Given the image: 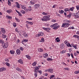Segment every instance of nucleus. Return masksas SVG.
Masks as SVG:
<instances>
[{
    "mask_svg": "<svg viewBox=\"0 0 79 79\" xmlns=\"http://www.w3.org/2000/svg\"><path fill=\"white\" fill-rule=\"evenodd\" d=\"M50 15H49L44 16L43 17V18L41 19V20L42 21H48L50 20Z\"/></svg>",
    "mask_w": 79,
    "mask_h": 79,
    "instance_id": "f257e3e1",
    "label": "nucleus"
},
{
    "mask_svg": "<svg viewBox=\"0 0 79 79\" xmlns=\"http://www.w3.org/2000/svg\"><path fill=\"white\" fill-rule=\"evenodd\" d=\"M50 27H54L53 28V29L56 30V29H57L58 28H59L60 26L59 25L58 26V23H56L51 25Z\"/></svg>",
    "mask_w": 79,
    "mask_h": 79,
    "instance_id": "f03ea898",
    "label": "nucleus"
},
{
    "mask_svg": "<svg viewBox=\"0 0 79 79\" xmlns=\"http://www.w3.org/2000/svg\"><path fill=\"white\" fill-rule=\"evenodd\" d=\"M69 25H70V24L69 23H63L61 27H64V28L68 27H69Z\"/></svg>",
    "mask_w": 79,
    "mask_h": 79,
    "instance_id": "7ed1b4c3",
    "label": "nucleus"
},
{
    "mask_svg": "<svg viewBox=\"0 0 79 79\" xmlns=\"http://www.w3.org/2000/svg\"><path fill=\"white\" fill-rule=\"evenodd\" d=\"M2 45L4 48H7V47L8 46V43L6 42L5 43H4L2 44Z\"/></svg>",
    "mask_w": 79,
    "mask_h": 79,
    "instance_id": "20e7f679",
    "label": "nucleus"
},
{
    "mask_svg": "<svg viewBox=\"0 0 79 79\" xmlns=\"http://www.w3.org/2000/svg\"><path fill=\"white\" fill-rule=\"evenodd\" d=\"M47 71L48 73H52L53 72V70L52 68H50L47 69Z\"/></svg>",
    "mask_w": 79,
    "mask_h": 79,
    "instance_id": "39448f33",
    "label": "nucleus"
},
{
    "mask_svg": "<svg viewBox=\"0 0 79 79\" xmlns=\"http://www.w3.org/2000/svg\"><path fill=\"white\" fill-rule=\"evenodd\" d=\"M44 32L41 31V32H39L38 34V37H40V36H43L44 35Z\"/></svg>",
    "mask_w": 79,
    "mask_h": 79,
    "instance_id": "423d86ee",
    "label": "nucleus"
},
{
    "mask_svg": "<svg viewBox=\"0 0 79 79\" xmlns=\"http://www.w3.org/2000/svg\"><path fill=\"white\" fill-rule=\"evenodd\" d=\"M43 29L44 30V31H46L47 32H49V30L51 29L50 28H43Z\"/></svg>",
    "mask_w": 79,
    "mask_h": 79,
    "instance_id": "0eeeda50",
    "label": "nucleus"
},
{
    "mask_svg": "<svg viewBox=\"0 0 79 79\" xmlns=\"http://www.w3.org/2000/svg\"><path fill=\"white\" fill-rule=\"evenodd\" d=\"M6 70V68L4 67H2L0 68V72H2V71H4Z\"/></svg>",
    "mask_w": 79,
    "mask_h": 79,
    "instance_id": "6e6552de",
    "label": "nucleus"
},
{
    "mask_svg": "<svg viewBox=\"0 0 79 79\" xmlns=\"http://www.w3.org/2000/svg\"><path fill=\"white\" fill-rule=\"evenodd\" d=\"M15 3L16 5V8H20V6L19 4V3L18 2H16Z\"/></svg>",
    "mask_w": 79,
    "mask_h": 79,
    "instance_id": "1a4fd4ad",
    "label": "nucleus"
},
{
    "mask_svg": "<svg viewBox=\"0 0 79 79\" xmlns=\"http://www.w3.org/2000/svg\"><path fill=\"white\" fill-rule=\"evenodd\" d=\"M18 63H20V64H23V61L21 59H19V60H18Z\"/></svg>",
    "mask_w": 79,
    "mask_h": 79,
    "instance_id": "9d476101",
    "label": "nucleus"
},
{
    "mask_svg": "<svg viewBox=\"0 0 79 79\" xmlns=\"http://www.w3.org/2000/svg\"><path fill=\"white\" fill-rule=\"evenodd\" d=\"M2 32L3 33V34H5V33L6 32V31L5 30V29L3 28H2L1 29Z\"/></svg>",
    "mask_w": 79,
    "mask_h": 79,
    "instance_id": "9b49d317",
    "label": "nucleus"
},
{
    "mask_svg": "<svg viewBox=\"0 0 79 79\" xmlns=\"http://www.w3.org/2000/svg\"><path fill=\"white\" fill-rule=\"evenodd\" d=\"M16 53L18 55H20L21 54V51L19 50V49H18L16 50Z\"/></svg>",
    "mask_w": 79,
    "mask_h": 79,
    "instance_id": "f8f14e48",
    "label": "nucleus"
},
{
    "mask_svg": "<svg viewBox=\"0 0 79 79\" xmlns=\"http://www.w3.org/2000/svg\"><path fill=\"white\" fill-rule=\"evenodd\" d=\"M31 8V6L28 7V9H27L26 11H31V10H32Z\"/></svg>",
    "mask_w": 79,
    "mask_h": 79,
    "instance_id": "ddd939ff",
    "label": "nucleus"
},
{
    "mask_svg": "<svg viewBox=\"0 0 79 79\" xmlns=\"http://www.w3.org/2000/svg\"><path fill=\"white\" fill-rule=\"evenodd\" d=\"M26 23L27 24H28L29 25H32L33 24V23L31 22H29L28 21H26Z\"/></svg>",
    "mask_w": 79,
    "mask_h": 79,
    "instance_id": "4468645a",
    "label": "nucleus"
},
{
    "mask_svg": "<svg viewBox=\"0 0 79 79\" xmlns=\"http://www.w3.org/2000/svg\"><path fill=\"white\" fill-rule=\"evenodd\" d=\"M28 42V40L24 39L22 40V43H23V42L25 43V42Z\"/></svg>",
    "mask_w": 79,
    "mask_h": 79,
    "instance_id": "2eb2a0df",
    "label": "nucleus"
},
{
    "mask_svg": "<svg viewBox=\"0 0 79 79\" xmlns=\"http://www.w3.org/2000/svg\"><path fill=\"white\" fill-rule=\"evenodd\" d=\"M4 33H3L2 34V38L3 39H5V38H6V35H4Z\"/></svg>",
    "mask_w": 79,
    "mask_h": 79,
    "instance_id": "dca6fc26",
    "label": "nucleus"
},
{
    "mask_svg": "<svg viewBox=\"0 0 79 79\" xmlns=\"http://www.w3.org/2000/svg\"><path fill=\"white\" fill-rule=\"evenodd\" d=\"M48 54H47V53L44 54L43 55V56L44 57V58H47L48 57Z\"/></svg>",
    "mask_w": 79,
    "mask_h": 79,
    "instance_id": "f3484780",
    "label": "nucleus"
},
{
    "mask_svg": "<svg viewBox=\"0 0 79 79\" xmlns=\"http://www.w3.org/2000/svg\"><path fill=\"white\" fill-rule=\"evenodd\" d=\"M7 13H9V14H10V13H11V12H12V10H7L6 11Z\"/></svg>",
    "mask_w": 79,
    "mask_h": 79,
    "instance_id": "a211bd4d",
    "label": "nucleus"
},
{
    "mask_svg": "<svg viewBox=\"0 0 79 79\" xmlns=\"http://www.w3.org/2000/svg\"><path fill=\"white\" fill-rule=\"evenodd\" d=\"M4 42L3 40H0V43L2 44V45L3 44H4Z\"/></svg>",
    "mask_w": 79,
    "mask_h": 79,
    "instance_id": "6ab92c4d",
    "label": "nucleus"
},
{
    "mask_svg": "<svg viewBox=\"0 0 79 79\" xmlns=\"http://www.w3.org/2000/svg\"><path fill=\"white\" fill-rule=\"evenodd\" d=\"M34 6L35 7V8H37V7H39L40 6V5L37 4L35 5Z\"/></svg>",
    "mask_w": 79,
    "mask_h": 79,
    "instance_id": "aec40b11",
    "label": "nucleus"
},
{
    "mask_svg": "<svg viewBox=\"0 0 79 79\" xmlns=\"http://www.w3.org/2000/svg\"><path fill=\"white\" fill-rule=\"evenodd\" d=\"M30 3H31V4H32V5H34V4H35V1L34 0L31 1L30 2Z\"/></svg>",
    "mask_w": 79,
    "mask_h": 79,
    "instance_id": "412c9836",
    "label": "nucleus"
},
{
    "mask_svg": "<svg viewBox=\"0 0 79 79\" xmlns=\"http://www.w3.org/2000/svg\"><path fill=\"white\" fill-rule=\"evenodd\" d=\"M74 7H73L72 8H70L69 10L70 11H74Z\"/></svg>",
    "mask_w": 79,
    "mask_h": 79,
    "instance_id": "4be33fe9",
    "label": "nucleus"
},
{
    "mask_svg": "<svg viewBox=\"0 0 79 79\" xmlns=\"http://www.w3.org/2000/svg\"><path fill=\"white\" fill-rule=\"evenodd\" d=\"M27 58H28V59L29 60H31V56H29V55H26L25 56Z\"/></svg>",
    "mask_w": 79,
    "mask_h": 79,
    "instance_id": "5701e85b",
    "label": "nucleus"
},
{
    "mask_svg": "<svg viewBox=\"0 0 79 79\" xmlns=\"http://www.w3.org/2000/svg\"><path fill=\"white\" fill-rule=\"evenodd\" d=\"M23 35L24 36V37H28V35H27L26 33H23Z\"/></svg>",
    "mask_w": 79,
    "mask_h": 79,
    "instance_id": "b1692460",
    "label": "nucleus"
},
{
    "mask_svg": "<svg viewBox=\"0 0 79 79\" xmlns=\"http://www.w3.org/2000/svg\"><path fill=\"white\" fill-rule=\"evenodd\" d=\"M40 42H45V40L44 38H41V40L40 41Z\"/></svg>",
    "mask_w": 79,
    "mask_h": 79,
    "instance_id": "393cba45",
    "label": "nucleus"
},
{
    "mask_svg": "<svg viewBox=\"0 0 79 79\" xmlns=\"http://www.w3.org/2000/svg\"><path fill=\"white\" fill-rule=\"evenodd\" d=\"M6 18H8V19H12V17H11V16H10L9 15H6Z\"/></svg>",
    "mask_w": 79,
    "mask_h": 79,
    "instance_id": "a878e982",
    "label": "nucleus"
},
{
    "mask_svg": "<svg viewBox=\"0 0 79 79\" xmlns=\"http://www.w3.org/2000/svg\"><path fill=\"white\" fill-rule=\"evenodd\" d=\"M36 64H37V62H34L32 64V66H36Z\"/></svg>",
    "mask_w": 79,
    "mask_h": 79,
    "instance_id": "bb28decb",
    "label": "nucleus"
},
{
    "mask_svg": "<svg viewBox=\"0 0 79 79\" xmlns=\"http://www.w3.org/2000/svg\"><path fill=\"white\" fill-rule=\"evenodd\" d=\"M22 9H23V10H24L25 11H26L27 9H26V8L25 6H22Z\"/></svg>",
    "mask_w": 79,
    "mask_h": 79,
    "instance_id": "cd10ccee",
    "label": "nucleus"
},
{
    "mask_svg": "<svg viewBox=\"0 0 79 79\" xmlns=\"http://www.w3.org/2000/svg\"><path fill=\"white\" fill-rule=\"evenodd\" d=\"M66 53V51L64 50H63L60 52L61 54H64V53Z\"/></svg>",
    "mask_w": 79,
    "mask_h": 79,
    "instance_id": "c85d7f7f",
    "label": "nucleus"
},
{
    "mask_svg": "<svg viewBox=\"0 0 79 79\" xmlns=\"http://www.w3.org/2000/svg\"><path fill=\"white\" fill-rule=\"evenodd\" d=\"M64 22H65V23H71V21H70V20H64Z\"/></svg>",
    "mask_w": 79,
    "mask_h": 79,
    "instance_id": "c756f323",
    "label": "nucleus"
},
{
    "mask_svg": "<svg viewBox=\"0 0 79 79\" xmlns=\"http://www.w3.org/2000/svg\"><path fill=\"white\" fill-rule=\"evenodd\" d=\"M64 47V44H62L60 46V48H61V49H63Z\"/></svg>",
    "mask_w": 79,
    "mask_h": 79,
    "instance_id": "7c9ffc66",
    "label": "nucleus"
},
{
    "mask_svg": "<svg viewBox=\"0 0 79 79\" xmlns=\"http://www.w3.org/2000/svg\"><path fill=\"white\" fill-rule=\"evenodd\" d=\"M38 51L39 52H43V49L40 48L38 49Z\"/></svg>",
    "mask_w": 79,
    "mask_h": 79,
    "instance_id": "2f4dec72",
    "label": "nucleus"
},
{
    "mask_svg": "<svg viewBox=\"0 0 79 79\" xmlns=\"http://www.w3.org/2000/svg\"><path fill=\"white\" fill-rule=\"evenodd\" d=\"M56 40L57 42H58L60 41V39H59V37H57L56 38Z\"/></svg>",
    "mask_w": 79,
    "mask_h": 79,
    "instance_id": "473e14b6",
    "label": "nucleus"
},
{
    "mask_svg": "<svg viewBox=\"0 0 79 79\" xmlns=\"http://www.w3.org/2000/svg\"><path fill=\"white\" fill-rule=\"evenodd\" d=\"M38 69H39L37 68V67L36 66V67H35V69L34 70V71L35 72H36V71L37 70H38Z\"/></svg>",
    "mask_w": 79,
    "mask_h": 79,
    "instance_id": "72a5a7b5",
    "label": "nucleus"
},
{
    "mask_svg": "<svg viewBox=\"0 0 79 79\" xmlns=\"http://www.w3.org/2000/svg\"><path fill=\"white\" fill-rule=\"evenodd\" d=\"M47 60L48 61H53V59L50 58H48Z\"/></svg>",
    "mask_w": 79,
    "mask_h": 79,
    "instance_id": "f704fd0d",
    "label": "nucleus"
},
{
    "mask_svg": "<svg viewBox=\"0 0 79 79\" xmlns=\"http://www.w3.org/2000/svg\"><path fill=\"white\" fill-rule=\"evenodd\" d=\"M8 5H9V6H10L11 5V2H10V0H8Z\"/></svg>",
    "mask_w": 79,
    "mask_h": 79,
    "instance_id": "c9c22d12",
    "label": "nucleus"
},
{
    "mask_svg": "<svg viewBox=\"0 0 79 79\" xmlns=\"http://www.w3.org/2000/svg\"><path fill=\"white\" fill-rule=\"evenodd\" d=\"M67 46L68 47H72V46H71V44L69 43L67 45Z\"/></svg>",
    "mask_w": 79,
    "mask_h": 79,
    "instance_id": "e433bc0d",
    "label": "nucleus"
},
{
    "mask_svg": "<svg viewBox=\"0 0 79 79\" xmlns=\"http://www.w3.org/2000/svg\"><path fill=\"white\" fill-rule=\"evenodd\" d=\"M74 73L76 74H79V70L76 71L74 72Z\"/></svg>",
    "mask_w": 79,
    "mask_h": 79,
    "instance_id": "4c0bfd02",
    "label": "nucleus"
},
{
    "mask_svg": "<svg viewBox=\"0 0 79 79\" xmlns=\"http://www.w3.org/2000/svg\"><path fill=\"white\" fill-rule=\"evenodd\" d=\"M6 66H10V63H6Z\"/></svg>",
    "mask_w": 79,
    "mask_h": 79,
    "instance_id": "58836bf2",
    "label": "nucleus"
},
{
    "mask_svg": "<svg viewBox=\"0 0 79 79\" xmlns=\"http://www.w3.org/2000/svg\"><path fill=\"white\" fill-rule=\"evenodd\" d=\"M54 77H55V75H52L50 76V79H53V78H54Z\"/></svg>",
    "mask_w": 79,
    "mask_h": 79,
    "instance_id": "ea45409f",
    "label": "nucleus"
},
{
    "mask_svg": "<svg viewBox=\"0 0 79 79\" xmlns=\"http://www.w3.org/2000/svg\"><path fill=\"white\" fill-rule=\"evenodd\" d=\"M10 53L13 54V55L15 54V51H10Z\"/></svg>",
    "mask_w": 79,
    "mask_h": 79,
    "instance_id": "a19ab883",
    "label": "nucleus"
},
{
    "mask_svg": "<svg viewBox=\"0 0 79 79\" xmlns=\"http://www.w3.org/2000/svg\"><path fill=\"white\" fill-rule=\"evenodd\" d=\"M65 11H69L70 10L68 8H66L64 9Z\"/></svg>",
    "mask_w": 79,
    "mask_h": 79,
    "instance_id": "79ce46f5",
    "label": "nucleus"
},
{
    "mask_svg": "<svg viewBox=\"0 0 79 79\" xmlns=\"http://www.w3.org/2000/svg\"><path fill=\"white\" fill-rule=\"evenodd\" d=\"M39 73L40 74H42V70H40L38 71Z\"/></svg>",
    "mask_w": 79,
    "mask_h": 79,
    "instance_id": "37998d69",
    "label": "nucleus"
},
{
    "mask_svg": "<svg viewBox=\"0 0 79 79\" xmlns=\"http://www.w3.org/2000/svg\"><path fill=\"white\" fill-rule=\"evenodd\" d=\"M43 15H48V13H45V12H43Z\"/></svg>",
    "mask_w": 79,
    "mask_h": 79,
    "instance_id": "c03bdc74",
    "label": "nucleus"
},
{
    "mask_svg": "<svg viewBox=\"0 0 79 79\" xmlns=\"http://www.w3.org/2000/svg\"><path fill=\"white\" fill-rule=\"evenodd\" d=\"M16 69V70H17V71H21V69L18 68H17Z\"/></svg>",
    "mask_w": 79,
    "mask_h": 79,
    "instance_id": "a18cd8bd",
    "label": "nucleus"
},
{
    "mask_svg": "<svg viewBox=\"0 0 79 79\" xmlns=\"http://www.w3.org/2000/svg\"><path fill=\"white\" fill-rule=\"evenodd\" d=\"M59 12H60V14H63L64 13V11L63 10H61V11H59Z\"/></svg>",
    "mask_w": 79,
    "mask_h": 79,
    "instance_id": "49530a36",
    "label": "nucleus"
},
{
    "mask_svg": "<svg viewBox=\"0 0 79 79\" xmlns=\"http://www.w3.org/2000/svg\"><path fill=\"white\" fill-rule=\"evenodd\" d=\"M64 43L67 45L69 44V42L67 41H65L64 42Z\"/></svg>",
    "mask_w": 79,
    "mask_h": 79,
    "instance_id": "de8ad7c7",
    "label": "nucleus"
},
{
    "mask_svg": "<svg viewBox=\"0 0 79 79\" xmlns=\"http://www.w3.org/2000/svg\"><path fill=\"white\" fill-rule=\"evenodd\" d=\"M21 13H23V14H25L26 13V12L24 11V10H22L21 11Z\"/></svg>",
    "mask_w": 79,
    "mask_h": 79,
    "instance_id": "09e8293b",
    "label": "nucleus"
},
{
    "mask_svg": "<svg viewBox=\"0 0 79 79\" xmlns=\"http://www.w3.org/2000/svg\"><path fill=\"white\" fill-rule=\"evenodd\" d=\"M19 48L20 50H21L22 51H23V50H24V48H23L22 47H20Z\"/></svg>",
    "mask_w": 79,
    "mask_h": 79,
    "instance_id": "8fccbe9b",
    "label": "nucleus"
},
{
    "mask_svg": "<svg viewBox=\"0 0 79 79\" xmlns=\"http://www.w3.org/2000/svg\"><path fill=\"white\" fill-rule=\"evenodd\" d=\"M74 48L77 49V44H76L75 45H74V47H73Z\"/></svg>",
    "mask_w": 79,
    "mask_h": 79,
    "instance_id": "3c124183",
    "label": "nucleus"
},
{
    "mask_svg": "<svg viewBox=\"0 0 79 79\" xmlns=\"http://www.w3.org/2000/svg\"><path fill=\"white\" fill-rule=\"evenodd\" d=\"M64 69L65 70H67V71H69V69L68 68H64Z\"/></svg>",
    "mask_w": 79,
    "mask_h": 79,
    "instance_id": "603ef678",
    "label": "nucleus"
},
{
    "mask_svg": "<svg viewBox=\"0 0 79 79\" xmlns=\"http://www.w3.org/2000/svg\"><path fill=\"white\" fill-rule=\"evenodd\" d=\"M77 37H78V35H75L73 36V37H74L75 38H77Z\"/></svg>",
    "mask_w": 79,
    "mask_h": 79,
    "instance_id": "864d4df0",
    "label": "nucleus"
},
{
    "mask_svg": "<svg viewBox=\"0 0 79 79\" xmlns=\"http://www.w3.org/2000/svg\"><path fill=\"white\" fill-rule=\"evenodd\" d=\"M71 15L69 14V15H67V17L68 18H71Z\"/></svg>",
    "mask_w": 79,
    "mask_h": 79,
    "instance_id": "5fc2aeb1",
    "label": "nucleus"
},
{
    "mask_svg": "<svg viewBox=\"0 0 79 79\" xmlns=\"http://www.w3.org/2000/svg\"><path fill=\"white\" fill-rule=\"evenodd\" d=\"M13 25L14 27H16V24L15 23H13Z\"/></svg>",
    "mask_w": 79,
    "mask_h": 79,
    "instance_id": "6e6d98bb",
    "label": "nucleus"
},
{
    "mask_svg": "<svg viewBox=\"0 0 79 79\" xmlns=\"http://www.w3.org/2000/svg\"><path fill=\"white\" fill-rule=\"evenodd\" d=\"M69 29H74V27H70L69 28Z\"/></svg>",
    "mask_w": 79,
    "mask_h": 79,
    "instance_id": "4d7b16f0",
    "label": "nucleus"
},
{
    "mask_svg": "<svg viewBox=\"0 0 79 79\" xmlns=\"http://www.w3.org/2000/svg\"><path fill=\"white\" fill-rule=\"evenodd\" d=\"M5 61L7 62H8L9 61V60H8V59L7 58H6L5 59Z\"/></svg>",
    "mask_w": 79,
    "mask_h": 79,
    "instance_id": "13d9d810",
    "label": "nucleus"
},
{
    "mask_svg": "<svg viewBox=\"0 0 79 79\" xmlns=\"http://www.w3.org/2000/svg\"><path fill=\"white\" fill-rule=\"evenodd\" d=\"M77 10H79V6H76Z\"/></svg>",
    "mask_w": 79,
    "mask_h": 79,
    "instance_id": "bf43d9fd",
    "label": "nucleus"
},
{
    "mask_svg": "<svg viewBox=\"0 0 79 79\" xmlns=\"http://www.w3.org/2000/svg\"><path fill=\"white\" fill-rule=\"evenodd\" d=\"M16 20L17 21V22H19V20L17 18H15Z\"/></svg>",
    "mask_w": 79,
    "mask_h": 79,
    "instance_id": "052dcab7",
    "label": "nucleus"
},
{
    "mask_svg": "<svg viewBox=\"0 0 79 79\" xmlns=\"http://www.w3.org/2000/svg\"><path fill=\"white\" fill-rule=\"evenodd\" d=\"M15 31L16 32H19V31H18V29L17 28H16L15 29Z\"/></svg>",
    "mask_w": 79,
    "mask_h": 79,
    "instance_id": "680f3d73",
    "label": "nucleus"
},
{
    "mask_svg": "<svg viewBox=\"0 0 79 79\" xmlns=\"http://www.w3.org/2000/svg\"><path fill=\"white\" fill-rule=\"evenodd\" d=\"M71 55L73 58H74V56H73V53H71Z\"/></svg>",
    "mask_w": 79,
    "mask_h": 79,
    "instance_id": "e2e57ef3",
    "label": "nucleus"
},
{
    "mask_svg": "<svg viewBox=\"0 0 79 79\" xmlns=\"http://www.w3.org/2000/svg\"><path fill=\"white\" fill-rule=\"evenodd\" d=\"M27 19H28V21H29L30 20H32V18H28Z\"/></svg>",
    "mask_w": 79,
    "mask_h": 79,
    "instance_id": "0e129e2a",
    "label": "nucleus"
},
{
    "mask_svg": "<svg viewBox=\"0 0 79 79\" xmlns=\"http://www.w3.org/2000/svg\"><path fill=\"white\" fill-rule=\"evenodd\" d=\"M19 16H22V15L20 12H19L18 13Z\"/></svg>",
    "mask_w": 79,
    "mask_h": 79,
    "instance_id": "69168bd1",
    "label": "nucleus"
},
{
    "mask_svg": "<svg viewBox=\"0 0 79 79\" xmlns=\"http://www.w3.org/2000/svg\"><path fill=\"white\" fill-rule=\"evenodd\" d=\"M52 22H53V23H55V22H56V20L54 19L52 20Z\"/></svg>",
    "mask_w": 79,
    "mask_h": 79,
    "instance_id": "338daca9",
    "label": "nucleus"
},
{
    "mask_svg": "<svg viewBox=\"0 0 79 79\" xmlns=\"http://www.w3.org/2000/svg\"><path fill=\"white\" fill-rule=\"evenodd\" d=\"M76 34H77V35H79V31H77V32L76 33Z\"/></svg>",
    "mask_w": 79,
    "mask_h": 79,
    "instance_id": "774afa93",
    "label": "nucleus"
}]
</instances>
